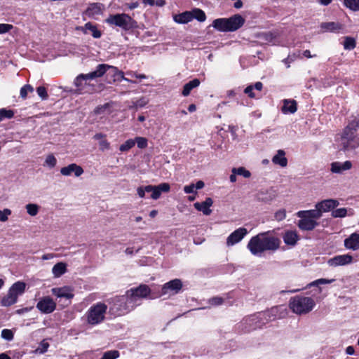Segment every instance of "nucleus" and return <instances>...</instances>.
Listing matches in <instances>:
<instances>
[{
	"label": "nucleus",
	"instance_id": "338daca9",
	"mask_svg": "<svg viewBox=\"0 0 359 359\" xmlns=\"http://www.w3.org/2000/svg\"><path fill=\"white\" fill-rule=\"evenodd\" d=\"M126 74L140 79H144L147 78V76L144 74H137V72L132 71L126 72Z\"/></svg>",
	"mask_w": 359,
	"mask_h": 359
},
{
	"label": "nucleus",
	"instance_id": "a19ab883",
	"mask_svg": "<svg viewBox=\"0 0 359 359\" xmlns=\"http://www.w3.org/2000/svg\"><path fill=\"white\" fill-rule=\"evenodd\" d=\"M190 12L191 13L192 20L195 18L199 22H204L206 20L205 12L200 8H194Z\"/></svg>",
	"mask_w": 359,
	"mask_h": 359
},
{
	"label": "nucleus",
	"instance_id": "f257e3e1",
	"mask_svg": "<svg viewBox=\"0 0 359 359\" xmlns=\"http://www.w3.org/2000/svg\"><path fill=\"white\" fill-rule=\"evenodd\" d=\"M280 243V239L271 235L269 231L252 236L249 241L247 248L253 255L259 256L266 251H276L279 249Z\"/></svg>",
	"mask_w": 359,
	"mask_h": 359
},
{
	"label": "nucleus",
	"instance_id": "6e6d98bb",
	"mask_svg": "<svg viewBox=\"0 0 359 359\" xmlns=\"http://www.w3.org/2000/svg\"><path fill=\"white\" fill-rule=\"evenodd\" d=\"M347 215V210L345 208H341L336 210H332V216L333 217H344Z\"/></svg>",
	"mask_w": 359,
	"mask_h": 359
},
{
	"label": "nucleus",
	"instance_id": "052dcab7",
	"mask_svg": "<svg viewBox=\"0 0 359 359\" xmlns=\"http://www.w3.org/2000/svg\"><path fill=\"white\" fill-rule=\"evenodd\" d=\"M224 302V299L220 297H213L208 300V303L212 306H219L222 305Z\"/></svg>",
	"mask_w": 359,
	"mask_h": 359
},
{
	"label": "nucleus",
	"instance_id": "f03ea898",
	"mask_svg": "<svg viewBox=\"0 0 359 359\" xmlns=\"http://www.w3.org/2000/svg\"><path fill=\"white\" fill-rule=\"evenodd\" d=\"M104 74H106V79L109 83H112L116 81H121L122 80L133 83H136V81H133L126 78L123 72L118 70L117 67L107 64H99L96 67V69L95 71L88 73V77L100 78Z\"/></svg>",
	"mask_w": 359,
	"mask_h": 359
},
{
	"label": "nucleus",
	"instance_id": "2f4dec72",
	"mask_svg": "<svg viewBox=\"0 0 359 359\" xmlns=\"http://www.w3.org/2000/svg\"><path fill=\"white\" fill-rule=\"evenodd\" d=\"M263 83L260 81L256 82L254 85H249L244 89V93L247 94L250 98H255L257 95L254 90L262 91Z\"/></svg>",
	"mask_w": 359,
	"mask_h": 359
},
{
	"label": "nucleus",
	"instance_id": "7c9ffc66",
	"mask_svg": "<svg viewBox=\"0 0 359 359\" xmlns=\"http://www.w3.org/2000/svg\"><path fill=\"white\" fill-rule=\"evenodd\" d=\"M272 162L275 165H278L282 168L287 165V159L285 157V152L284 150L279 149L277 154L272 158Z\"/></svg>",
	"mask_w": 359,
	"mask_h": 359
},
{
	"label": "nucleus",
	"instance_id": "bf43d9fd",
	"mask_svg": "<svg viewBox=\"0 0 359 359\" xmlns=\"http://www.w3.org/2000/svg\"><path fill=\"white\" fill-rule=\"evenodd\" d=\"M1 336L3 339L7 341H11L14 337V334L11 330L4 329L1 331Z\"/></svg>",
	"mask_w": 359,
	"mask_h": 359
},
{
	"label": "nucleus",
	"instance_id": "37998d69",
	"mask_svg": "<svg viewBox=\"0 0 359 359\" xmlns=\"http://www.w3.org/2000/svg\"><path fill=\"white\" fill-rule=\"evenodd\" d=\"M356 46L355 39L351 36H346L344 41V48L346 50H353Z\"/></svg>",
	"mask_w": 359,
	"mask_h": 359
},
{
	"label": "nucleus",
	"instance_id": "c9c22d12",
	"mask_svg": "<svg viewBox=\"0 0 359 359\" xmlns=\"http://www.w3.org/2000/svg\"><path fill=\"white\" fill-rule=\"evenodd\" d=\"M320 27L325 31L339 32L343 28V25L339 22H323Z\"/></svg>",
	"mask_w": 359,
	"mask_h": 359
},
{
	"label": "nucleus",
	"instance_id": "ea45409f",
	"mask_svg": "<svg viewBox=\"0 0 359 359\" xmlns=\"http://www.w3.org/2000/svg\"><path fill=\"white\" fill-rule=\"evenodd\" d=\"M26 287V284L22 281H18L13 284V285L10 287L9 290H11L13 294H15L18 297L19 295L24 293Z\"/></svg>",
	"mask_w": 359,
	"mask_h": 359
},
{
	"label": "nucleus",
	"instance_id": "bb28decb",
	"mask_svg": "<svg viewBox=\"0 0 359 359\" xmlns=\"http://www.w3.org/2000/svg\"><path fill=\"white\" fill-rule=\"evenodd\" d=\"M284 243L287 245L294 246L299 239V236L295 231H286L283 236Z\"/></svg>",
	"mask_w": 359,
	"mask_h": 359
},
{
	"label": "nucleus",
	"instance_id": "6ab92c4d",
	"mask_svg": "<svg viewBox=\"0 0 359 359\" xmlns=\"http://www.w3.org/2000/svg\"><path fill=\"white\" fill-rule=\"evenodd\" d=\"M83 172L82 167L76 163H71L67 166L62 168L60 170V173L64 176L71 175L74 172L76 177H79Z\"/></svg>",
	"mask_w": 359,
	"mask_h": 359
},
{
	"label": "nucleus",
	"instance_id": "f8f14e48",
	"mask_svg": "<svg viewBox=\"0 0 359 359\" xmlns=\"http://www.w3.org/2000/svg\"><path fill=\"white\" fill-rule=\"evenodd\" d=\"M182 288V282L180 279L176 278L165 283L159 294V297L166 294H177Z\"/></svg>",
	"mask_w": 359,
	"mask_h": 359
},
{
	"label": "nucleus",
	"instance_id": "c756f323",
	"mask_svg": "<svg viewBox=\"0 0 359 359\" xmlns=\"http://www.w3.org/2000/svg\"><path fill=\"white\" fill-rule=\"evenodd\" d=\"M297 110V103L294 100H284L281 111L283 114H294Z\"/></svg>",
	"mask_w": 359,
	"mask_h": 359
},
{
	"label": "nucleus",
	"instance_id": "6e6552de",
	"mask_svg": "<svg viewBox=\"0 0 359 359\" xmlns=\"http://www.w3.org/2000/svg\"><path fill=\"white\" fill-rule=\"evenodd\" d=\"M341 145L344 151L352 150L359 147V138L356 135V132L346 126L341 134Z\"/></svg>",
	"mask_w": 359,
	"mask_h": 359
},
{
	"label": "nucleus",
	"instance_id": "423d86ee",
	"mask_svg": "<svg viewBox=\"0 0 359 359\" xmlns=\"http://www.w3.org/2000/svg\"><path fill=\"white\" fill-rule=\"evenodd\" d=\"M105 22L110 25H115L125 32L132 31L137 27V22L126 13L109 15Z\"/></svg>",
	"mask_w": 359,
	"mask_h": 359
},
{
	"label": "nucleus",
	"instance_id": "13d9d810",
	"mask_svg": "<svg viewBox=\"0 0 359 359\" xmlns=\"http://www.w3.org/2000/svg\"><path fill=\"white\" fill-rule=\"evenodd\" d=\"M347 128H349V129L353 130V132H357L358 128H359V117H354L353 119H352L348 124L346 126Z\"/></svg>",
	"mask_w": 359,
	"mask_h": 359
},
{
	"label": "nucleus",
	"instance_id": "dca6fc26",
	"mask_svg": "<svg viewBox=\"0 0 359 359\" xmlns=\"http://www.w3.org/2000/svg\"><path fill=\"white\" fill-rule=\"evenodd\" d=\"M52 294L58 298H65L68 301L66 306L71 303V299L74 297V294L72 290L69 287H54L51 290Z\"/></svg>",
	"mask_w": 359,
	"mask_h": 359
},
{
	"label": "nucleus",
	"instance_id": "4c0bfd02",
	"mask_svg": "<svg viewBox=\"0 0 359 359\" xmlns=\"http://www.w3.org/2000/svg\"><path fill=\"white\" fill-rule=\"evenodd\" d=\"M18 297L16 294L8 290L7 295L2 298L1 303L4 306H10L16 303Z\"/></svg>",
	"mask_w": 359,
	"mask_h": 359
},
{
	"label": "nucleus",
	"instance_id": "4d7b16f0",
	"mask_svg": "<svg viewBox=\"0 0 359 359\" xmlns=\"http://www.w3.org/2000/svg\"><path fill=\"white\" fill-rule=\"evenodd\" d=\"M285 217L286 210L284 208L280 209L274 213V219L278 222L284 220Z\"/></svg>",
	"mask_w": 359,
	"mask_h": 359
},
{
	"label": "nucleus",
	"instance_id": "5fc2aeb1",
	"mask_svg": "<svg viewBox=\"0 0 359 359\" xmlns=\"http://www.w3.org/2000/svg\"><path fill=\"white\" fill-rule=\"evenodd\" d=\"M299 57V55L295 53L289 54L286 58L283 60V62L286 65L287 68H289L290 67V63L294 62Z\"/></svg>",
	"mask_w": 359,
	"mask_h": 359
},
{
	"label": "nucleus",
	"instance_id": "a18cd8bd",
	"mask_svg": "<svg viewBox=\"0 0 359 359\" xmlns=\"http://www.w3.org/2000/svg\"><path fill=\"white\" fill-rule=\"evenodd\" d=\"M120 353L117 350H111L104 352L100 359H116L119 357Z\"/></svg>",
	"mask_w": 359,
	"mask_h": 359
},
{
	"label": "nucleus",
	"instance_id": "473e14b6",
	"mask_svg": "<svg viewBox=\"0 0 359 359\" xmlns=\"http://www.w3.org/2000/svg\"><path fill=\"white\" fill-rule=\"evenodd\" d=\"M278 37V34L273 32H265L258 34L257 38L264 43H273Z\"/></svg>",
	"mask_w": 359,
	"mask_h": 359
},
{
	"label": "nucleus",
	"instance_id": "cd10ccee",
	"mask_svg": "<svg viewBox=\"0 0 359 359\" xmlns=\"http://www.w3.org/2000/svg\"><path fill=\"white\" fill-rule=\"evenodd\" d=\"M352 167V163L350 161H346L344 163L333 162L331 164V171L334 173H341L343 171L348 170Z\"/></svg>",
	"mask_w": 359,
	"mask_h": 359
},
{
	"label": "nucleus",
	"instance_id": "72a5a7b5",
	"mask_svg": "<svg viewBox=\"0 0 359 359\" xmlns=\"http://www.w3.org/2000/svg\"><path fill=\"white\" fill-rule=\"evenodd\" d=\"M175 22L179 24H187L192 20V15L190 11H184L173 16Z\"/></svg>",
	"mask_w": 359,
	"mask_h": 359
},
{
	"label": "nucleus",
	"instance_id": "680f3d73",
	"mask_svg": "<svg viewBox=\"0 0 359 359\" xmlns=\"http://www.w3.org/2000/svg\"><path fill=\"white\" fill-rule=\"evenodd\" d=\"M46 164L50 168H54L57 163V159L53 154H49L45 161Z\"/></svg>",
	"mask_w": 359,
	"mask_h": 359
},
{
	"label": "nucleus",
	"instance_id": "c03bdc74",
	"mask_svg": "<svg viewBox=\"0 0 359 359\" xmlns=\"http://www.w3.org/2000/svg\"><path fill=\"white\" fill-rule=\"evenodd\" d=\"M344 4L353 11H359V0H344Z\"/></svg>",
	"mask_w": 359,
	"mask_h": 359
},
{
	"label": "nucleus",
	"instance_id": "774afa93",
	"mask_svg": "<svg viewBox=\"0 0 359 359\" xmlns=\"http://www.w3.org/2000/svg\"><path fill=\"white\" fill-rule=\"evenodd\" d=\"M49 347V344L44 340H43L39 346V350H40L41 353H44L47 351L48 348Z\"/></svg>",
	"mask_w": 359,
	"mask_h": 359
},
{
	"label": "nucleus",
	"instance_id": "4be33fe9",
	"mask_svg": "<svg viewBox=\"0 0 359 359\" xmlns=\"http://www.w3.org/2000/svg\"><path fill=\"white\" fill-rule=\"evenodd\" d=\"M297 226L302 231H312L319 223L314 219H311L307 217H299Z\"/></svg>",
	"mask_w": 359,
	"mask_h": 359
},
{
	"label": "nucleus",
	"instance_id": "69168bd1",
	"mask_svg": "<svg viewBox=\"0 0 359 359\" xmlns=\"http://www.w3.org/2000/svg\"><path fill=\"white\" fill-rule=\"evenodd\" d=\"M13 28V26L11 24H0V34L8 32Z\"/></svg>",
	"mask_w": 359,
	"mask_h": 359
},
{
	"label": "nucleus",
	"instance_id": "8fccbe9b",
	"mask_svg": "<svg viewBox=\"0 0 359 359\" xmlns=\"http://www.w3.org/2000/svg\"><path fill=\"white\" fill-rule=\"evenodd\" d=\"M134 141L135 142V144H137V147L140 149H145L147 147L148 140L146 137H136Z\"/></svg>",
	"mask_w": 359,
	"mask_h": 359
},
{
	"label": "nucleus",
	"instance_id": "2eb2a0df",
	"mask_svg": "<svg viewBox=\"0 0 359 359\" xmlns=\"http://www.w3.org/2000/svg\"><path fill=\"white\" fill-rule=\"evenodd\" d=\"M278 196V193L273 187L265 190L259 191L257 195L256 198L258 201L265 203H270Z\"/></svg>",
	"mask_w": 359,
	"mask_h": 359
},
{
	"label": "nucleus",
	"instance_id": "de8ad7c7",
	"mask_svg": "<svg viewBox=\"0 0 359 359\" xmlns=\"http://www.w3.org/2000/svg\"><path fill=\"white\" fill-rule=\"evenodd\" d=\"M14 116V111L11 109L2 108L0 109V122L4 118H12Z\"/></svg>",
	"mask_w": 359,
	"mask_h": 359
},
{
	"label": "nucleus",
	"instance_id": "a878e982",
	"mask_svg": "<svg viewBox=\"0 0 359 359\" xmlns=\"http://www.w3.org/2000/svg\"><path fill=\"white\" fill-rule=\"evenodd\" d=\"M152 193L151 198L156 200L161 197L162 192H168L170 189V186L168 183H161L158 186H153Z\"/></svg>",
	"mask_w": 359,
	"mask_h": 359
},
{
	"label": "nucleus",
	"instance_id": "3c124183",
	"mask_svg": "<svg viewBox=\"0 0 359 359\" xmlns=\"http://www.w3.org/2000/svg\"><path fill=\"white\" fill-rule=\"evenodd\" d=\"M34 91L33 87L29 84L23 86L20 89V97L22 99H25L27 97L29 92L32 93Z\"/></svg>",
	"mask_w": 359,
	"mask_h": 359
},
{
	"label": "nucleus",
	"instance_id": "864d4df0",
	"mask_svg": "<svg viewBox=\"0 0 359 359\" xmlns=\"http://www.w3.org/2000/svg\"><path fill=\"white\" fill-rule=\"evenodd\" d=\"M36 93L42 100H46L48 98L47 89L45 86H39L36 88Z\"/></svg>",
	"mask_w": 359,
	"mask_h": 359
},
{
	"label": "nucleus",
	"instance_id": "39448f33",
	"mask_svg": "<svg viewBox=\"0 0 359 359\" xmlns=\"http://www.w3.org/2000/svg\"><path fill=\"white\" fill-rule=\"evenodd\" d=\"M109 312L114 316H121L129 313L135 308L127 293L125 295L116 296L111 299Z\"/></svg>",
	"mask_w": 359,
	"mask_h": 359
},
{
	"label": "nucleus",
	"instance_id": "a211bd4d",
	"mask_svg": "<svg viewBox=\"0 0 359 359\" xmlns=\"http://www.w3.org/2000/svg\"><path fill=\"white\" fill-rule=\"evenodd\" d=\"M353 262V257L348 254L336 255L330 258L327 263L331 266H344L351 264Z\"/></svg>",
	"mask_w": 359,
	"mask_h": 359
},
{
	"label": "nucleus",
	"instance_id": "49530a36",
	"mask_svg": "<svg viewBox=\"0 0 359 359\" xmlns=\"http://www.w3.org/2000/svg\"><path fill=\"white\" fill-rule=\"evenodd\" d=\"M135 144V142L133 139H129L126 140L123 144H121L119 147V150L121 152L128 151L130 149H132Z\"/></svg>",
	"mask_w": 359,
	"mask_h": 359
},
{
	"label": "nucleus",
	"instance_id": "f3484780",
	"mask_svg": "<svg viewBox=\"0 0 359 359\" xmlns=\"http://www.w3.org/2000/svg\"><path fill=\"white\" fill-rule=\"evenodd\" d=\"M248 233V231L244 227H240L232 232L226 239V245L228 246L233 245L240 242Z\"/></svg>",
	"mask_w": 359,
	"mask_h": 359
},
{
	"label": "nucleus",
	"instance_id": "b1692460",
	"mask_svg": "<svg viewBox=\"0 0 359 359\" xmlns=\"http://www.w3.org/2000/svg\"><path fill=\"white\" fill-rule=\"evenodd\" d=\"M344 246L347 249L357 250L359 249V233H353L344 240Z\"/></svg>",
	"mask_w": 359,
	"mask_h": 359
},
{
	"label": "nucleus",
	"instance_id": "9d476101",
	"mask_svg": "<svg viewBox=\"0 0 359 359\" xmlns=\"http://www.w3.org/2000/svg\"><path fill=\"white\" fill-rule=\"evenodd\" d=\"M88 74H80L75 78L74 84L76 86L75 91L76 93H91L93 90V86L90 85L88 81L95 78H88Z\"/></svg>",
	"mask_w": 359,
	"mask_h": 359
},
{
	"label": "nucleus",
	"instance_id": "79ce46f5",
	"mask_svg": "<svg viewBox=\"0 0 359 359\" xmlns=\"http://www.w3.org/2000/svg\"><path fill=\"white\" fill-rule=\"evenodd\" d=\"M231 172L236 174V175L243 176L245 178H249L251 176L250 172L244 167L233 168L231 170Z\"/></svg>",
	"mask_w": 359,
	"mask_h": 359
},
{
	"label": "nucleus",
	"instance_id": "c85d7f7f",
	"mask_svg": "<svg viewBox=\"0 0 359 359\" xmlns=\"http://www.w3.org/2000/svg\"><path fill=\"white\" fill-rule=\"evenodd\" d=\"M102 4L100 3L90 4V5L85 11V13L89 18H94L96 15L102 14Z\"/></svg>",
	"mask_w": 359,
	"mask_h": 359
},
{
	"label": "nucleus",
	"instance_id": "f704fd0d",
	"mask_svg": "<svg viewBox=\"0 0 359 359\" xmlns=\"http://www.w3.org/2000/svg\"><path fill=\"white\" fill-rule=\"evenodd\" d=\"M200 83L201 81L198 79H194L189 81L183 86L182 95L184 97L188 96L194 88L199 86Z\"/></svg>",
	"mask_w": 359,
	"mask_h": 359
},
{
	"label": "nucleus",
	"instance_id": "0eeeda50",
	"mask_svg": "<svg viewBox=\"0 0 359 359\" xmlns=\"http://www.w3.org/2000/svg\"><path fill=\"white\" fill-rule=\"evenodd\" d=\"M107 306L103 302H97L91 306L86 313V322L94 326L102 323L105 319Z\"/></svg>",
	"mask_w": 359,
	"mask_h": 359
},
{
	"label": "nucleus",
	"instance_id": "58836bf2",
	"mask_svg": "<svg viewBox=\"0 0 359 359\" xmlns=\"http://www.w3.org/2000/svg\"><path fill=\"white\" fill-rule=\"evenodd\" d=\"M67 271V264L63 262H58L55 264L52 269V272L55 277L58 278L65 273Z\"/></svg>",
	"mask_w": 359,
	"mask_h": 359
},
{
	"label": "nucleus",
	"instance_id": "0e129e2a",
	"mask_svg": "<svg viewBox=\"0 0 359 359\" xmlns=\"http://www.w3.org/2000/svg\"><path fill=\"white\" fill-rule=\"evenodd\" d=\"M100 149L102 151L108 150L110 149V143L104 138L99 142Z\"/></svg>",
	"mask_w": 359,
	"mask_h": 359
},
{
	"label": "nucleus",
	"instance_id": "aec40b11",
	"mask_svg": "<svg viewBox=\"0 0 359 359\" xmlns=\"http://www.w3.org/2000/svg\"><path fill=\"white\" fill-rule=\"evenodd\" d=\"M339 203L336 199H326L316 203V207H318L321 212H329L339 205Z\"/></svg>",
	"mask_w": 359,
	"mask_h": 359
},
{
	"label": "nucleus",
	"instance_id": "20e7f679",
	"mask_svg": "<svg viewBox=\"0 0 359 359\" xmlns=\"http://www.w3.org/2000/svg\"><path fill=\"white\" fill-rule=\"evenodd\" d=\"M316 306V302L312 297L304 295H296L290 298L289 307L293 313L298 315L306 314L311 312Z\"/></svg>",
	"mask_w": 359,
	"mask_h": 359
},
{
	"label": "nucleus",
	"instance_id": "4468645a",
	"mask_svg": "<svg viewBox=\"0 0 359 359\" xmlns=\"http://www.w3.org/2000/svg\"><path fill=\"white\" fill-rule=\"evenodd\" d=\"M262 313V316H264L268 323L276 319L283 318L286 314L285 310L281 306H273Z\"/></svg>",
	"mask_w": 359,
	"mask_h": 359
},
{
	"label": "nucleus",
	"instance_id": "ddd939ff",
	"mask_svg": "<svg viewBox=\"0 0 359 359\" xmlns=\"http://www.w3.org/2000/svg\"><path fill=\"white\" fill-rule=\"evenodd\" d=\"M36 309L43 313H53L56 309V303L49 296L43 297L36 304Z\"/></svg>",
	"mask_w": 359,
	"mask_h": 359
},
{
	"label": "nucleus",
	"instance_id": "e433bc0d",
	"mask_svg": "<svg viewBox=\"0 0 359 359\" xmlns=\"http://www.w3.org/2000/svg\"><path fill=\"white\" fill-rule=\"evenodd\" d=\"M334 280V279L319 278L309 283L307 287H316V291L320 294L322 292V289L320 287V285L332 283Z\"/></svg>",
	"mask_w": 359,
	"mask_h": 359
},
{
	"label": "nucleus",
	"instance_id": "7ed1b4c3",
	"mask_svg": "<svg viewBox=\"0 0 359 359\" xmlns=\"http://www.w3.org/2000/svg\"><path fill=\"white\" fill-rule=\"evenodd\" d=\"M245 18L240 14H235L230 18H217L212 22V27L219 32H230L240 29L245 24Z\"/></svg>",
	"mask_w": 359,
	"mask_h": 359
},
{
	"label": "nucleus",
	"instance_id": "1a4fd4ad",
	"mask_svg": "<svg viewBox=\"0 0 359 359\" xmlns=\"http://www.w3.org/2000/svg\"><path fill=\"white\" fill-rule=\"evenodd\" d=\"M128 296L135 303V306H137V301L145 298L151 293L150 287L145 284H141L138 287L130 288L126 292Z\"/></svg>",
	"mask_w": 359,
	"mask_h": 359
},
{
	"label": "nucleus",
	"instance_id": "412c9836",
	"mask_svg": "<svg viewBox=\"0 0 359 359\" xmlns=\"http://www.w3.org/2000/svg\"><path fill=\"white\" fill-rule=\"evenodd\" d=\"M212 199L208 197L203 202L195 203L194 206L198 211L202 212L205 215H210L212 213V210L210 208L212 205Z\"/></svg>",
	"mask_w": 359,
	"mask_h": 359
},
{
	"label": "nucleus",
	"instance_id": "09e8293b",
	"mask_svg": "<svg viewBox=\"0 0 359 359\" xmlns=\"http://www.w3.org/2000/svg\"><path fill=\"white\" fill-rule=\"evenodd\" d=\"M153 185H147L145 187H139L137 189V193L140 198L145 196V192H152Z\"/></svg>",
	"mask_w": 359,
	"mask_h": 359
},
{
	"label": "nucleus",
	"instance_id": "9b49d317",
	"mask_svg": "<svg viewBox=\"0 0 359 359\" xmlns=\"http://www.w3.org/2000/svg\"><path fill=\"white\" fill-rule=\"evenodd\" d=\"M262 314L263 313L259 312L249 316L245 320L248 330L262 329L268 323L264 316H262Z\"/></svg>",
	"mask_w": 359,
	"mask_h": 359
},
{
	"label": "nucleus",
	"instance_id": "e2e57ef3",
	"mask_svg": "<svg viewBox=\"0 0 359 359\" xmlns=\"http://www.w3.org/2000/svg\"><path fill=\"white\" fill-rule=\"evenodd\" d=\"M11 214L10 209L6 208L4 210H0V222H6L8 220V216Z\"/></svg>",
	"mask_w": 359,
	"mask_h": 359
},
{
	"label": "nucleus",
	"instance_id": "603ef678",
	"mask_svg": "<svg viewBox=\"0 0 359 359\" xmlns=\"http://www.w3.org/2000/svg\"><path fill=\"white\" fill-rule=\"evenodd\" d=\"M26 210L29 215L35 216L39 212V206L36 204L29 203L26 205Z\"/></svg>",
	"mask_w": 359,
	"mask_h": 359
},
{
	"label": "nucleus",
	"instance_id": "5701e85b",
	"mask_svg": "<svg viewBox=\"0 0 359 359\" xmlns=\"http://www.w3.org/2000/svg\"><path fill=\"white\" fill-rule=\"evenodd\" d=\"M76 29L81 30L83 34H88V30L91 32V35L95 39H99L102 36V32L97 29L96 25H93L92 22H88L84 25L83 27H78Z\"/></svg>",
	"mask_w": 359,
	"mask_h": 359
},
{
	"label": "nucleus",
	"instance_id": "393cba45",
	"mask_svg": "<svg viewBox=\"0 0 359 359\" xmlns=\"http://www.w3.org/2000/svg\"><path fill=\"white\" fill-rule=\"evenodd\" d=\"M298 217H307L311 219H318L322 216V212L318 207H316L315 210H301L297 213Z\"/></svg>",
	"mask_w": 359,
	"mask_h": 359
}]
</instances>
